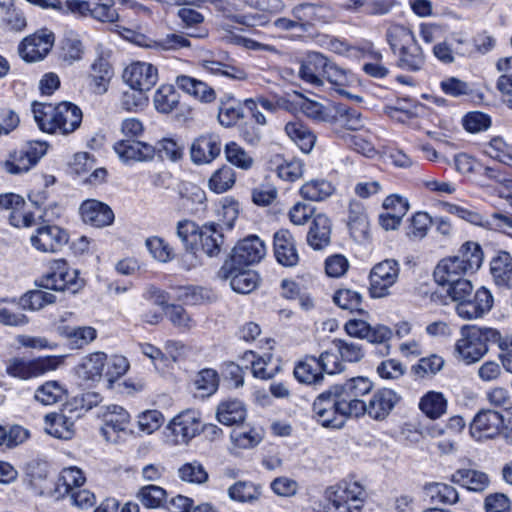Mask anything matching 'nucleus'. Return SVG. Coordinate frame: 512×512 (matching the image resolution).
I'll return each mask as SVG.
<instances>
[{"label":"nucleus","instance_id":"obj_31","mask_svg":"<svg viewBox=\"0 0 512 512\" xmlns=\"http://www.w3.org/2000/svg\"><path fill=\"white\" fill-rule=\"evenodd\" d=\"M57 332L64 337L74 348H83L93 342L97 337V331L91 326H70L59 324Z\"/></svg>","mask_w":512,"mask_h":512},{"label":"nucleus","instance_id":"obj_27","mask_svg":"<svg viewBox=\"0 0 512 512\" xmlns=\"http://www.w3.org/2000/svg\"><path fill=\"white\" fill-rule=\"evenodd\" d=\"M82 219L85 223L94 227H105L114 221L112 209L98 200H86L80 206Z\"/></svg>","mask_w":512,"mask_h":512},{"label":"nucleus","instance_id":"obj_55","mask_svg":"<svg viewBox=\"0 0 512 512\" xmlns=\"http://www.w3.org/2000/svg\"><path fill=\"white\" fill-rule=\"evenodd\" d=\"M224 153L229 163L242 170H249L253 164V157L235 142L226 144Z\"/></svg>","mask_w":512,"mask_h":512},{"label":"nucleus","instance_id":"obj_34","mask_svg":"<svg viewBox=\"0 0 512 512\" xmlns=\"http://www.w3.org/2000/svg\"><path fill=\"white\" fill-rule=\"evenodd\" d=\"M451 480L474 492L484 491L490 483L487 474L474 469H458L452 474Z\"/></svg>","mask_w":512,"mask_h":512},{"label":"nucleus","instance_id":"obj_3","mask_svg":"<svg viewBox=\"0 0 512 512\" xmlns=\"http://www.w3.org/2000/svg\"><path fill=\"white\" fill-rule=\"evenodd\" d=\"M324 512H356L365 498V489L357 481H342L326 492Z\"/></svg>","mask_w":512,"mask_h":512},{"label":"nucleus","instance_id":"obj_25","mask_svg":"<svg viewBox=\"0 0 512 512\" xmlns=\"http://www.w3.org/2000/svg\"><path fill=\"white\" fill-rule=\"evenodd\" d=\"M291 13L297 19L302 31H307L308 27L316 22H328L333 18V13L328 6L314 3L298 4Z\"/></svg>","mask_w":512,"mask_h":512},{"label":"nucleus","instance_id":"obj_19","mask_svg":"<svg viewBox=\"0 0 512 512\" xmlns=\"http://www.w3.org/2000/svg\"><path fill=\"white\" fill-rule=\"evenodd\" d=\"M493 306V296L485 287L479 288L473 299L466 298L456 305V312L459 317L465 320H473L488 313Z\"/></svg>","mask_w":512,"mask_h":512},{"label":"nucleus","instance_id":"obj_54","mask_svg":"<svg viewBox=\"0 0 512 512\" xmlns=\"http://www.w3.org/2000/svg\"><path fill=\"white\" fill-rule=\"evenodd\" d=\"M137 498L144 507L156 509L165 503L167 493L160 486L147 485L138 491Z\"/></svg>","mask_w":512,"mask_h":512},{"label":"nucleus","instance_id":"obj_5","mask_svg":"<svg viewBox=\"0 0 512 512\" xmlns=\"http://www.w3.org/2000/svg\"><path fill=\"white\" fill-rule=\"evenodd\" d=\"M48 144L43 141H29L18 149L9 152L7 158L0 161V167L11 175L28 172L46 154Z\"/></svg>","mask_w":512,"mask_h":512},{"label":"nucleus","instance_id":"obj_40","mask_svg":"<svg viewBox=\"0 0 512 512\" xmlns=\"http://www.w3.org/2000/svg\"><path fill=\"white\" fill-rule=\"evenodd\" d=\"M425 63V56L416 39L399 49L398 67L407 71H419Z\"/></svg>","mask_w":512,"mask_h":512},{"label":"nucleus","instance_id":"obj_6","mask_svg":"<svg viewBox=\"0 0 512 512\" xmlns=\"http://www.w3.org/2000/svg\"><path fill=\"white\" fill-rule=\"evenodd\" d=\"M84 284V280L79 277L78 270L70 268L63 259L53 261L49 272L40 281V286L45 289L68 291L71 294L79 292Z\"/></svg>","mask_w":512,"mask_h":512},{"label":"nucleus","instance_id":"obj_32","mask_svg":"<svg viewBox=\"0 0 512 512\" xmlns=\"http://www.w3.org/2000/svg\"><path fill=\"white\" fill-rule=\"evenodd\" d=\"M294 376L300 382L307 385H320L324 380L321 365L315 356H306L294 367Z\"/></svg>","mask_w":512,"mask_h":512},{"label":"nucleus","instance_id":"obj_62","mask_svg":"<svg viewBox=\"0 0 512 512\" xmlns=\"http://www.w3.org/2000/svg\"><path fill=\"white\" fill-rule=\"evenodd\" d=\"M444 366V360L438 355H430L419 360L417 365L412 367L415 375L424 378L426 376L435 375Z\"/></svg>","mask_w":512,"mask_h":512},{"label":"nucleus","instance_id":"obj_46","mask_svg":"<svg viewBox=\"0 0 512 512\" xmlns=\"http://www.w3.org/2000/svg\"><path fill=\"white\" fill-rule=\"evenodd\" d=\"M285 132L303 152H310L315 144V135L300 122H289L285 125Z\"/></svg>","mask_w":512,"mask_h":512},{"label":"nucleus","instance_id":"obj_52","mask_svg":"<svg viewBox=\"0 0 512 512\" xmlns=\"http://www.w3.org/2000/svg\"><path fill=\"white\" fill-rule=\"evenodd\" d=\"M297 106L308 117L317 122H331L334 116L331 111L322 104L297 96Z\"/></svg>","mask_w":512,"mask_h":512},{"label":"nucleus","instance_id":"obj_8","mask_svg":"<svg viewBox=\"0 0 512 512\" xmlns=\"http://www.w3.org/2000/svg\"><path fill=\"white\" fill-rule=\"evenodd\" d=\"M435 282L444 288L446 294L456 303L471 297L472 282L466 278L467 274L437 265L434 273Z\"/></svg>","mask_w":512,"mask_h":512},{"label":"nucleus","instance_id":"obj_48","mask_svg":"<svg viewBox=\"0 0 512 512\" xmlns=\"http://www.w3.org/2000/svg\"><path fill=\"white\" fill-rule=\"evenodd\" d=\"M179 98L172 85H162L155 92L153 102L158 112L168 114L178 106Z\"/></svg>","mask_w":512,"mask_h":512},{"label":"nucleus","instance_id":"obj_15","mask_svg":"<svg viewBox=\"0 0 512 512\" xmlns=\"http://www.w3.org/2000/svg\"><path fill=\"white\" fill-rule=\"evenodd\" d=\"M98 416L102 417L104 422L101 433L110 442H117L118 433L124 432L130 422L129 413L123 407L114 404L101 407Z\"/></svg>","mask_w":512,"mask_h":512},{"label":"nucleus","instance_id":"obj_28","mask_svg":"<svg viewBox=\"0 0 512 512\" xmlns=\"http://www.w3.org/2000/svg\"><path fill=\"white\" fill-rule=\"evenodd\" d=\"M347 225L351 236L356 241H363L368 237L369 221L361 202L357 200L349 202Z\"/></svg>","mask_w":512,"mask_h":512},{"label":"nucleus","instance_id":"obj_47","mask_svg":"<svg viewBox=\"0 0 512 512\" xmlns=\"http://www.w3.org/2000/svg\"><path fill=\"white\" fill-rule=\"evenodd\" d=\"M260 495L261 487L252 482L238 481L228 489L229 498L240 503H253Z\"/></svg>","mask_w":512,"mask_h":512},{"label":"nucleus","instance_id":"obj_49","mask_svg":"<svg viewBox=\"0 0 512 512\" xmlns=\"http://www.w3.org/2000/svg\"><path fill=\"white\" fill-rule=\"evenodd\" d=\"M55 301V295L50 292L32 290L21 296L18 300V304L24 310L37 311Z\"/></svg>","mask_w":512,"mask_h":512},{"label":"nucleus","instance_id":"obj_60","mask_svg":"<svg viewBox=\"0 0 512 512\" xmlns=\"http://www.w3.org/2000/svg\"><path fill=\"white\" fill-rule=\"evenodd\" d=\"M433 221L428 213L417 212L411 218L407 228V236L411 240H422L428 233Z\"/></svg>","mask_w":512,"mask_h":512},{"label":"nucleus","instance_id":"obj_12","mask_svg":"<svg viewBox=\"0 0 512 512\" xmlns=\"http://www.w3.org/2000/svg\"><path fill=\"white\" fill-rule=\"evenodd\" d=\"M399 264L396 260L386 259L376 264L369 275V292L372 298H382L390 294L389 289L399 276Z\"/></svg>","mask_w":512,"mask_h":512},{"label":"nucleus","instance_id":"obj_56","mask_svg":"<svg viewBox=\"0 0 512 512\" xmlns=\"http://www.w3.org/2000/svg\"><path fill=\"white\" fill-rule=\"evenodd\" d=\"M386 39L393 53L415 40L413 32L399 24L391 25L386 32Z\"/></svg>","mask_w":512,"mask_h":512},{"label":"nucleus","instance_id":"obj_43","mask_svg":"<svg viewBox=\"0 0 512 512\" xmlns=\"http://www.w3.org/2000/svg\"><path fill=\"white\" fill-rule=\"evenodd\" d=\"M177 16L181 20L183 28L194 29V31L187 33L188 36L194 38L208 36V30L200 26L204 22V16L197 10L184 6L178 10Z\"/></svg>","mask_w":512,"mask_h":512},{"label":"nucleus","instance_id":"obj_35","mask_svg":"<svg viewBox=\"0 0 512 512\" xmlns=\"http://www.w3.org/2000/svg\"><path fill=\"white\" fill-rule=\"evenodd\" d=\"M113 69L109 61L99 56L91 65V86L96 94H104L108 90L110 80L113 77Z\"/></svg>","mask_w":512,"mask_h":512},{"label":"nucleus","instance_id":"obj_44","mask_svg":"<svg viewBox=\"0 0 512 512\" xmlns=\"http://www.w3.org/2000/svg\"><path fill=\"white\" fill-rule=\"evenodd\" d=\"M67 395V389L58 381H47L39 386L34 394L36 401L43 405H53L61 402Z\"/></svg>","mask_w":512,"mask_h":512},{"label":"nucleus","instance_id":"obj_33","mask_svg":"<svg viewBox=\"0 0 512 512\" xmlns=\"http://www.w3.org/2000/svg\"><path fill=\"white\" fill-rule=\"evenodd\" d=\"M202 250L209 257L217 256L224 243V236L219 223H206L199 230Z\"/></svg>","mask_w":512,"mask_h":512},{"label":"nucleus","instance_id":"obj_10","mask_svg":"<svg viewBox=\"0 0 512 512\" xmlns=\"http://www.w3.org/2000/svg\"><path fill=\"white\" fill-rule=\"evenodd\" d=\"M61 362V359L55 356L34 360L12 358L6 363V372L12 377L26 380L56 370Z\"/></svg>","mask_w":512,"mask_h":512},{"label":"nucleus","instance_id":"obj_38","mask_svg":"<svg viewBox=\"0 0 512 512\" xmlns=\"http://www.w3.org/2000/svg\"><path fill=\"white\" fill-rule=\"evenodd\" d=\"M216 417L223 425L239 424L246 417V409L243 403L237 399L224 400L217 407Z\"/></svg>","mask_w":512,"mask_h":512},{"label":"nucleus","instance_id":"obj_59","mask_svg":"<svg viewBox=\"0 0 512 512\" xmlns=\"http://www.w3.org/2000/svg\"><path fill=\"white\" fill-rule=\"evenodd\" d=\"M179 478L192 484H203L208 480V473L198 461L187 462L178 469Z\"/></svg>","mask_w":512,"mask_h":512},{"label":"nucleus","instance_id":"obj_23","mask_svg":"<svg viewBox=\"0 0 512 512\" xmlns=\"http://www.w3.org/2000/svg\"><path fill=\"white\" fill-rule=\"evenodd\" d=\"M222 145L219 136L205 134L196 138L190 147V157L194 164H209L221 153Z\"/></svg>","mask_w":512,"mask_h":512},{"label":"nucleus","instance_id":"obj_1","mask_svg":"<svg viewBox=\"0 0 512 512\" xmlns=\"http://www.w3.org/2000/svg\"><path fill=\"white\" fill-rule=\"evenodd\" d=\"M32 112L38 127L48 133H72L82 121L81 110L70 102L56 106L35 102L32 104Z\"/></svg>","mask_w":512,"mask_h":512},{"label":"nucleus","instance_id":"obj_45","mask_svg":"<svg viewBox=\"0 0 512 512\" xmlns=\"http://www.w3.org/2000/svg\"><path fill=\"white\" fill-rule=\"evenodd\" d=\"M243 116L244 113L240 101L233 97L220 100L218 121L222 126L231 127L243 118Z\"/></svg>","mask_w":512,"mask_h":512},{"label":"nucleus","instance_id":"obj_64","mask_svg":"<svg viewBox=\"0 0 512 512\" xmlns=\"http://www.w3.org/2000/svg\"><path fill=\"white\" fill-rule=\"evenodd\" d=\"M232 442L239 448L249 449L261 441V436L254 429L237 428L231 432Z\"/></svg>","mask_w":512,"mask_h":512},{"label":"nucleus","instance_id":"obj_4","mask_svg":"<svg viewBox=\"0 0 512 512\" xmlns=\"http://www.w3.org/2000/svg\"><path fill=\"white\" fill-rule=\"evenodd\" d=\"M331 388L332 393L339 398L351 417L358 418L365 415L366 402L362 398L373 389V383L367 377H353Z\"/></svg>","mask_w":512,"mask_h":512},{"label":"nucleus","instance_id":"obj_50","mask_svg":"<svg viewBox=\"0 0 512 512\" xmlns=\"http://www.w3.org/2000/svg\"><path fill=\"white\" fill-rule=\"evenodd\" d=\"M235 180L236 175L233 168L223 165L211 175L208 186L211 191L221 194L231 189L235 184Z\"/></svg>","mask_w":512,"mask_h":512},{"label":"nucleus","instance_id":"obj_9","mask_svg":"<svg viewBox=\"0 0 512 512\" xmlns=\"http://www.w3.org/2000/svg\"><path fill=\"white\" fill-rule=\"evenodd\" d=\"M167 429L171 432L174 444H188L203 430L201 413L195 409H186L169 422Z\"/></svg>","mask_w":512,"mask_h":512},{"label":"nucleus","instance_id":"obj_57","mask_svg":"<svg viewBox=\"0 0 512 512\" xmlns=\"http://www.w3.org/2000/svg\"><path fill=\"white\" fill-rule=\"evenodd\" d=\"M86 481V478L77 467L64 468L59 477L57 489L61 492V487H64V493L69 494L70 492L79 489Z\"/></svg>","mask_w":512,"mask_h":512},{"label":"nucleus","instance_id":"obj_24","mask_svg":"<svg viewBox=\"0 0 512 512\" xmlns=\"http://www.w3.org/2000/svg\"><path fill=\"white\" fill-rule=\"evenodd\" d=\"M328 58L319 52H310L302 60L298 75L305 83L314 87L324 84L325 68Z\"/></svg>","mask_w":512,"mask_h":512},{"label":"nucleus","instance_id":"obj_39","mask_svg":"<svg viewBox=\"0 0 512 512\" xmlns=\"http://www.w3.org/2000/svg\"><path fill=\"white\" fill-rule=\"evenodd\" d=\"M491 274L498 286L512 285V257L506 251H500L490 264Z\"/></svg>","mask_w":512,"mask_h":512},{"label":"nucleus","instance_id":"obj_30","mask_svg":"<svg viewBox=\"0 0 512 512\" xmlns=\"http://www.w3.org/2000/svg\"><path fill=\"white\" fill-rule=\"evenodd\" d=\"M331 221L325 214H317L307 234V242L314 250H321L329 245Z\"/></svg>","mask_w":512,"mask_h":512},{"label":"nucleus","instance_id":"obj_11","mask_svg":"<svg viewBox=\"0 0 512 512\" xmlns=\"http://www.w3.org/2000/svg\"><path fill=\"white\" fill-rule=\"evenodd\" d=\"M266 254V247L257 236H249L240 241L232 255L222 265V273H227L233 265L250 266L258 263Z\"/></svg>","mask_w":512,"mask_h":512},{"label":"nucleus","instance_id":"obj_2","mask_svg":"<svg viewBox=\"0 0 512 512\" xmlns=\"http://www.w3.org/2000/svg\"><path fill=\"white\" fill-rule=\"evenodd\" d=\"M461 334L455 352L467 364L479 361L488 352V343L500 339V332L488 327L466 326Z\"/></svg>","mask_w":512,"mask_h":512},{"label":"nucleus","instance_id":"obj_14","mask_svg":"<svg viewBox=\"0 0 512 512\" xmlns=\"http://www.w3.org/2000/svg\"><path fill=\"white\" fill-rule=\"evenodd\" d=\"M68 242V234L56 225H43L31 235L30 243L38 251L55 253L60 251Z\"/></svg>","mask_w":512,"mask_h":512},{"label":"nucleus","instance_id":"obj_13","mask_svg":"<svg viewBox=\"0 0 512 512\" xmlns=\"http://www.w3.org/2000/svg\"><path fill=\"white\" fill-rule=\"evenodd\" d=\"M483 263V252L478 243H464L455 256L442 259L437 265H443L464 274L474 273Z\"/></svg>","mask_w":512,"mask_h":512},{"label":"nucleus","instance_id":"obj_7","mask_svg":"<svg viewBox=\"0 0 512 512\" xmlns=\"http://www.w3.org/2000/svg\"><path fill=\"white\" fill-rule=\"evenodd\" d=\"M313 412L317 421L328 428H341L346 418L351 417L331 387L314 400Z\"/></svg>","mask_w":512,"mask_h":512},{"label":"nucleus","instance_id":"obj_16","mask_svg":"<svg viewBox=\"0 0 512 512\" xmlns=\"http://www.w3.org/2000/svg\"><path fill=\"white\" fill-rule=\"evenodd\" d=\"M123 80L132 90L149 91L158 81L157 68L146 62H134L123 72Z\"/></svg>","mask_w":512,"mask_h":512},{"label":"nucleus","instance_id":"obj_61","mask_svg":"<svg viewBox=\"0 0 512 512\" xmlns=\"http://www.w3.org/2000/svg\"><path fill=\"white\" fill-rule=\"evenodd\" d=\"M219 384L218 374L213 369H204L199 372L195 387L201 397H208L216 392Z\"/></svg>","mask_w":512,"mask_h":512},{"label":"nucleus","instance_id":"obj_63","mask_svg":"<svg viewBox=\"0 0 512 512\" xmlns=\"http://www.w3.org/2000/svg\"><path fill=\"white\" fill-rule=\"evenodd\" d=\"M362 296L350 289H340L333 297L334 303L342 309L362 312L360 309Z\"/></svg>","mask_w":512,"mask_h":512},{"label":"nucleus","instance_id":"obj_20","mask_svg":"<svg viewBox=\"0 0 512 512\" xmlns=\"http://www.w3.org/2000/svg\"><path fill=\"white\" fill-rule=\"evenodd\" d=\"M273 251L277 262L284 267H294L299 263L295 238L287 229H280L274 234Z\"/></svg>","mask_w":512,"mask_h":512},{"label":"nucleus","instance_id":"obj_22","mask_svg":"<svg viewBox=\"0 0 512 512\" xmlns=\"http://www.w3.org/2000/svg\"><path fill=\"white\" fill-rule=\"evenodd\" d=\"M114 151L125 163L151 161L156 155L155 146L131 139L116 142Z\"/></svg>","mask_w":512,"mask_h":512},{"label":"nucleus","instance_id":"obj_17","mask_svg":"<svg viewBox=\"0 0 512 512\" xmlns=\"http://www.w3.org/2000/svg\"><path fill=\"white\" fill-rule=\"evenodd\" d=\"M53 44V33L41 30L26 37L19 45L18 51L26 62H37L42 60L49 53Z\"/></svg>","mask_w":512,"mask_h":512},{"label":"nucleus","instance_id":"obj_18","mask_svg":"<svg viewBox=\"0 0 512 512\" xmlns=\"http://www.w3.org/2000/svg\"><path fill=\"white\" fill-rule=\"evenodd\" d=\"M504 423L503 415L494 410H481L470 424V434L476 440L493 438Z\"/></svg>","mask_w":512,"mask_h":512},{"label":"nucleus","instance_id":"obj_37","mask_svg":"<svg viewBox=\"0 0 512 512\" xmlns=\"http://www.w3.org/2000/svg\"><path fill=\"white\" fill-rule=\"evenodd\" d=\"M45 431L58 439L69 440L75 433L74 422L61 413H51L45 416Z\"/></svg>","mask_w":512,"mask_h":512},{"label":"nucleus","instance_id":"obj_53","mask_svg":"<svg viewBox=\"0 0 512 512\" xmlns=\"http://www.w3.org/2000/svg\"><path fill=\"white\" fill-rule=\"evenodd\" d=\"M426 491L434 504L452 505L458 501L456 489L445 483L429 484Z\"/></svg>","mask_w":512,"mask_h":512},{"label":"nucleus","instance_id":"obj_29","mask_svg":"<svg viewBox=\"0 0 512 512\" xmlns=\"http://www.w3.org/2000/svg\"><path fill=\"white\" fill-rule=\"evenodd\" d=\"M107 362V355L97 351L85 356L76 367L79 378L85 381L98 382L103 376V370Z\"/></svg>","mask_w":512,"mask_h":512},{"label":"nucleus","instance_id":"obj_21","mask_svg":"<svg viewBox=\"0 0 512 512\" xmlns=\"http://www.w3.org/2000/svg\"><path fill=\"white\" fill-rule=\"evenodd\" d=\"M400 399L401 397L392 389H378L366 403L365 414L374 420L382 421L388 417Z\"/></svg>","mask_w":512,"mask_h":512},{"label":"nucleus","instance_id":"obj_58","mask_svg":"<svg viewBox=\"0 0 512 512\" xmlns=\"http://www.w3.org/2000/svg\"><path fill=\"white\" fill-rule=\"evenodd\" d=\"M145 245L152 257L159 262L167 263L174 258L173 248L161 237L151 236L146 239Z\"/></svg>","mask_w":512,"mask_h":512},{"label":"nucleus","instance_id":"obj_41","mask_svg":"<svg viewBox=\"0 0 512 512\" xmlns=\"http://www.w3.org/2000/svg\"><path fill=\"white\" fill-rule=\"evenodd\" d=\"M335 192L334 185L326 179H312L300 188V195L310 201H323Z\"/></svg>","mask_w":512,"mask_h":512},{"label":"nucleus","instance_id":"obj_42","mask_svg":"<svg viewBox=\"0 0 512 512\" xmlns=\"http://www.w3.org/2000/svg\"><path fill=\"white\" fill-rule=\"evenodd\" d=\"M419 409L430 419H438L447 411V399L441 392L429 391L421 397Z\"/></svg>","mask_w":512,"mask_h":512},{"label":"nucleus","instance_id":"obj_36","mask_svg":"<svg viewBox=\"0 0 512 512\" xmlns=\"http://www.w3.org/2000/svg\"><path fill=\"white\" fill-rule=\"evenodd\" d=\"M176 84L185 93L201 102L209 103L216 98L214 89L196 78L180 75L176 78Z\"/></svg>","mask_w":512,"mask_h":512},{"label":"nucleus","instance_id":"obj_51","mask_svg":"<svg viewBox=\"0 0 512 512\" xmlns=\"http://www.w3.org/2000/svg\"><path fill=\"white\" fill-rule=\"evenodd\" d=\"M202 67L213 75H221L225 76L232 80H246L247 73L241 67L222 63L215 60H204L202 62Z\"/></svg>","mask_w":512,"mask_h":512},{"label":"nucleus","instance_id":"obj_26","mask_svg":"<svg viewBox=\"0 0 512 512\" xmlns=\"http://www.w3.org/2000/svg\"><path fill=\"white\" fill-rule=\"evenodd\" d=\"M219 278L230 280L231 288L241 294L252 292L258 283V275L246 266L233 265L227 273H222V267L218 271Z\"/></svg>","mask_w":512,"mask_h":512}]
</instances>
